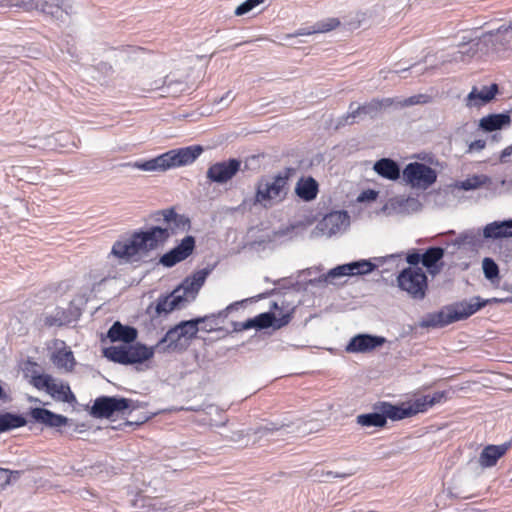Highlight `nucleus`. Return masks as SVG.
<instances>
[{"label": "nucleus", "instance_id": "obj_25", "mask_svg": "<svg viewBox=\"0 0 512 512\" xmlns=\"http://www.w3.org/2000/svg\"><path fill=\"white\" fill-rule=\"evenodd\" d=\"M483 235L485 238L492 239L512 237V220L493 222L486 225Z\"/></svg>", "mask_w": 512, "mask_h": 512}, {"label": "nucleus", "instance_id": "obj_37", "mask_svg": "<svg viewBox=\"0 0 512 512\" xmlns=\"http://www.w3.org/2000/svg\"><path fill=\"white\" fill-rule=\"evenodd\" d=\"M182 303L184 302L180 299V294H176L173 291V293L170 296L164 297L163 299H159L156 310L159 314L169 313L174 309L179 308Z\"/></svg>", "mask_w": 512, "mask_h": 512}, {"label": "nucleus", "instance_id": "obj_17", "mask_svg": "<svg viewBox=\"0 0 512 512\" xmlns=\"http://www.w3.org/2000/svg\"><path fill=\"white\" fill-rule=\"evenodd\" d=\"M510 448L509 443L501 445H487L481 451L478 462L482 468H490L497 464L498 460L502 458Z\"/></svg>", "mask_w": 512, "mask_h": 512}, {"label": "nucleus", "instance_id": "obj_14", "mask_svg": "<svg viewBox=\"0 0 512 512\" xmlns=\"http://www.w3.org/2000/svg\"><path fill=\"white\" fill-rule=\"evenodd\" d=\"M384 337L373 336L369 334H359L351 338L345 350L348 353H366L383 345Z\"/></svg>", "mask_w": 512, "mask_h": 512}, {"label": "nucleus", "instance_id": "obj_3", "mask_svg": "<svg viewBox=\"0 0 512 512\" xmlns=\"http://www.w3.org/2000/svg\"><path fill=\"white\" fill-rule=\"evenodd\" d=\"M502 301V299L497 298L481 301L480 297H475L470 302L463 301L447 308L446 311L439 312L434 315L431 321L426 323V325L445 326L459 320L467 319L488 303H499Z\"/></svg>", "mask_w": 512, "mask_h": 512}, {"label": "nucleus", "instance_id": "obj_38", "mask_svg": "<svg viewBox=\"0 0 512 512\" xmlns=\"http://www.w3.org/2000/svg\"><path fill=\"white\" fill-rule=\"evenodd\" d=\"M103 355L108 360L119 363L122 365H127L128 360L127 358V352L125 351V345H118V346H110L103 350Z\"/></svg>", "mask_w": 512, "mask_h": 512}, {"label": "nucleus", "instance_id": "obj_36", "mask_svg": "<svg viewBox=\"0 0 512 512\" xmlns=\"http://www.w3.org/2000/svg\"><path fill=\"white\" fill-rule=\"evenodd\" d=\"M26 424L25 418L11 413L0 414V432L22 427Z\"/></svg>", "mask_w": 512, "mask_h": 512}, {"label": "nucleus", "instance_id": "obj_31", "mask_svg": "<svg viewBox=\"0 0 512 512\" xmlns=\"http://www.w3.org/2000/svg\"><path fill=\"white\" fill-rule=\"evenodd\" d=\"M135 505L146 509V511L168 512L171 508L168 503L157 497L139 496Z\"/></svg>", "mask_w": 512, "mask_h": 512}, {"label": "nucleus", "instance_id": "obj_53", "mask_svg": "<svg viewBox=\"0 0 512 512\" xmlns=\"http://www.w3.org/2000/svg\"><path fill=\"white\" fill-rule=\"evenodd\" d=\"M55 323V318L53 317H47L45 320V324L48 326H52Z\"/></svg>", "mask_w": 512, "mask_h": 512}, {"label": "nucleus", "instance_id": "obj_8", "mask_svg": "<svg viewBox=\"0 0 512 512\" xmlns=\"http://www.w3.org/2000/svg\"><path fill=\"white\" fill-rule=\"evenodd\" d=\"M291 316L289 314L283 315L277 319L273 313H261L252 319H248L241 323H235L234 329L237 331L248 330L251 328L265 329L271 326L281 328L289 323Z\"/></svg>", "mask_w": 512, "mask_h": 512}, {"label": "nucleus", "instance_id": "obj_48", "mask_svg": "<svg viewBox=\"0 0 512 512\" xmlns=\"http://www.w3.org/2000/svg\"><path fill=\"white\" fill-rule=\"evenodd\" d=\"M406 260L410 265L416 266L419 264V262H422V255L416 251H413L407 254Z\"/></svg>", "mask_w": 512, "mask_h": 512}, {"label": "nucleus", "instance_id": "obj_20", "mask_svg": "<svg viewBox=\"0 0 512 512\" xmlns=\"http://www.w3.org/2000/svg\"><path fill=\"white\" fill-rule=\"evenodd\" d=\"M138 332L134 327L122 325L115 322L108 331V338L112 342L121 341L125 344L133 343L137 338Z\"/></svg>", "mask_w": 512, "mask_h": 512}, {"label": "nucleus", "instance_id": "obj_16", "mask_svg": "<svg viewBox=\"0 0 512 512\" xmlns=\"http://www.w3.org/2000/svg\"><path fill=\"white\" fill-rule=\"evenodd\" d=\"M30 416L38 423L52 428H61L69 423V419L61 414H56L45 408H33Z\"/></svg>", "mask_w": 512, "mask_h": 512}, {"label": "nucleus", "instance_id": "obj_30", "mask_svg": "<svg viewBox=\"0 0 512 512\" xmlns=\"http://www.w3.org/2000/svg\"><path fill=\"white\" fill-rule=\"evenodd\" d=\"M508 114H490L480 119L479 126L486 132H492L510 124Z\"/></svg>", "mask_w": 512, "mask_h": 512}, {"label": "nucleus", "instance_id": "obj_18", "mask_svg": "<svg viewBox=\"0 0 512 512\" xmlns=\"http://www.w3.org/2000/svg\"><path fill=\"white\" fill-rule=\"evenodd\" d=\"M349 223V215L346 211H337L326 215L320 222L321 230L333 235L338 233L343 227Z\"/></svg>", "mask_w": 512, "mask_h": 512}, {"label": "nucleus", "instance_id": "obj_4", "mask_svg": "<svg viewBox=\"0 0 512 512\" xmlns=\"http://www.w3.org/2000/svg\"><path fill=\"white\" fill-rule=\"evenodd\" d=\"M398 286L414 299H423L428 287L427 276L419 267H408L397 277Z\"/></svg>", "mask_w": 512, "mask_h": 512}, {"label": "nucleus", "instance_id": "obj_54", "mask_svg": "<svg viewBox=\"0 0 512 512\" xmlns=\"http://www.w3.org/2000/svg\"><path fill=\"white\" fill-rule=\"evenodd\" d=\"M361 19H358L356 22H351L349 23V25L352 27V28H359L360 25H361Z\"/></svg>", "mask_w": 512, "mask_h": 512}, {"label": "nucleus", "instance_id": "obj_15", "mask_svg": "<svg viewBox=\"0 0 512 512\" xmlns=\"http://www.w3.org/2000/svg\"><path fill=\"white\" fill-rule=\"evenodd\" d=\"M137 234L145 253L156 249L170 237L169 229L161 227H152L145 232H137Z\"/></svg>", "mask_w": 512, "mask_h": 512}, {"label": "nucleus", "instance_id": "obj_51", "mask_svg": "<svg viewBox=\"0 0 512 512\" xmlns=\"http://www.w3.org/2000/svg\"><path fill=\"white\" fill-rule=\"evenodd\" d=\"M363 194L366 195V197L371 200H375L377 197V192H375L374 190H368L367 192H364Z\"/></svg>", "mask_w": 512, "mask_h": 512}, {"label": "nucleus", "instance_id": "obj_56", "mask_svg": "<svg viewBox=\"0 0 512 512\" xmlns=\"http://www.w3.org/2000/svg\"><path fill=\"white\" fill-rule=\"evenodd\" d=\"M4 396V390L2 388V386L0 385V399L3 398Z\"/></svg>", "mask_w": 512, "mask_h": 512}, {"label": "nucleus", "instance_id": "obj_45", "mask_svg": "<svg viewBox=\"0 0 512 512\" xmlns=\"http://www.w3.org/2000/svg\"><path fill=\"white\" fill-rule=\"evenodd\" d=\"M431 101V97L426 94H418L404 99L401 106H413L417 104H426Z\"/></svg>", "mask_w": 512, "mask_h": 512}, {"label": "nucleus", "instance_id": "obj_47", "mask_svg": "<svg viewBox=\"0 0 512 512\" xmlns=\"http://www.w3.org/2000/svg\"><path fill=\"white\" fill-rule=\"evenodd\" d=\"M13 473L9 469L0 467V492L10 484Z\"/></svg>", "mask_w": 512, "mask_h": 512}, {"label": "nucleus", "instance_id": "obj_34", "mask_svg": "<svg viewBox=\"0 0 512 512\" xmlns=\"http://www.w3.org/2000/svg\"><path fill=\"white\" fill-rule=\"evenodd\" d=\"M52 361L58 368L72 371L75 365V358L70 349H57L52 355Z\"/></svg>", "mask_w": 512, "mask_h": 512}, {"label": "nucleus", "instance_id": "obj_2", "mask_svg": "<svg viewBox=\"0 0 512 512\" xmlns=\"http://www.w3.org/2000/svg\"><path fill=\"white\" fill-rule=\"evenodd\" d=\"M288 173L278 174L270 180L261 179L256 184L253 204L269 209L282 202L288 192Z\"/></svg>", "mask_w": 512, "mask_h": 512}, {"label": "nucleus", "instance_id": "obj_44", "mask_svg": "<svg viewBox=\"0 0 512 512\" xmlns=\"http://www.w3.org/2000/svg\"><path fill=\"white\" fill-rule=\"evenodd\" d=\"M491 36L496 38V41H510L512 40V22L508 26H501L495 33H490Z\"/></svg>", "mask_w": 512, "mask_h": 512}, {"label": "nucleus", "instance_id": "obj_52", "mask_svg": "<svg viewBox=\"0 0 512 512\" xmlns=\"http://www.w3.org/2000/svg\"><path fill=\"white\" fill-rule=\"evenodd\" d=\"M476 186L477 185L472 183L470 179H467L466 181L463 182V188H465V189H473Z\"/></svg>", "mask_w": 512, "mask_h": 512}, {"label": "nucleus", "instance_id": "obj_6", "mask_svg": "<svg viewBox=\"0 0 512 512\" xmlns=\"http://www.w3.org/2000/svg\"><path fill=\"white\" fill-rule=\"evenodd\" d=\"M131 408L132 400L130 399L101 396L95 399L90 413L95 418H110L115 413H123Z\"/></svg>", "mask_w": 512, "mask_h": 512}, {"label": "nucleus", "instance_id": "obj_12", "mask_svg": "<svg viewBox=\"0 0 512 512\" xmlns=\"http://www.w3.org/2000/svg\"><path fill=\"white\" fill-rule=\"evenodd\" d=\"M195 248V239L193 236H186L180 244L165 253L160 258V263L165 267H172L177 263L188 258Z\"/></svg>", "mask_w": 512, "mask_h": 512}, {"label": "nucleus", "instance_id": "obj_28", "mask_svg": "<svg viewBox=\"0 0 512 512\" xmlns=\"http://www.w3.org/2000/svg\"><path fill=\"white\" fill-rule=\"evenodd\" d=\"M200 321L206 322L204 318H195L188 321H181L175 325L176 328H178L180 336L182 337L183 342H185L187 347L190 345V342L197 336V333L200 330Z\"/></svg>", "mask_w": 512, "mask_h": 512}, {"label": "nucleus", "instance_id": "obj_29", "mask_svg": "<svg viewBox=\"0 0 512 512\" xmlns=\"http://www.w3.org/2000/svg\"><path fill=\"white\" fill-rule=\"evenodd\" d=\"M295 192L301 199L311 201L317 196L318 183L312 177L301 178L297 182Z\"/></svg>", "mask_w": 512, "mask_h": 512}, {"label": "nucleus", "instance_id": "obj_40", "mask_svg": "<svg viewBox=\"0 0 512 512\" xmlns=\"http://www.w3.org/2000/svg\"><path fill=\"white\" fill-rule=\"evenodd\" d=\"M484 275L487 279L493 281L499 277V268L496 262L491 258H484L482 262Z\"/></svg>", "mask_w": 512, "mask_h": 512}, {"label": "nucleus", "instance_id": "obj_13", "mask_svg": "<svg viewBox=\"0 0 512 512\" xmlns=\"http://www.w3.org/2000/svg\"><path fill=\"white\" fill-rule=\"evenodd\" d=\"M137 232L125 241H117L112 247V254L118 258L130 260L144 254Z\"/></svg>", "mask_w": 512, "mask_h": 512}, {"label": "nucleus", "instance_id": "obj_39", "mask_svg": "<svg viewBox=\"0 0 512 512\" xmlns=\"http://www.w3.org/2000/svg\"><path fill=\"white\" fill-rule=\"evenodd\" d=\"M444 256V249L441 247H430L422 255V264L431 269L435 264L440 261Z\"/></svg>", "mask_w": 512, "mask_h": 512}, {"label": "nucleus", "instance_id": "obj_21", "mask_svg": "<svg viewBox=\"0 0 512 512\" xmlns=\"http://www.w3.org/2000/svg\"><path fill=\"white\" fill-rule=\"evenodd\" d=\"M125 351L127 352L128 360H130L127 362V365L143 363L154 355V349L152 347H147L141 343H136L134 345L131 343L127 344L125 345Z\"/></svg>", "mask_w": 512, "mask_h": 512}, {"label": "nucleus", "instance_id": "obj_11", "mask_svg": "<svg viewBox=\"0 0 512 512\" xmlns=\"http://www.w3.org/2000/svg\"><path fill=\"white\" fill-rule=\"evenodd\" d=\"M375 265L368 260H360L337 266L325 275L326 282H332L335 278L348 275H364L372 272Z\"/></svg>", "mask_w": 512, "mask_h": 512}, {"label": "nucleus", "instance_id": "obj_26", "mask_svg": "<svg viewBox=\"0 0 512 512\" xmlns=\"http://www.w3.org/2000/svg\"><path fill=\"white\" fill-rule=\"evenodd\" d=\"M34 2L36 7L44 14L50 15L53 18L60 19L63 13L68 14L64 0H34Z\"/></svg>", "mask_w": 512, "mask_h": 512}, {"label": "nucleus", "instance_id": "obj_50", "mask_svg": "<svg viewBox=\"0 0 512 512\" xmlns=\"http://www.w3.org/2000/svg\"><path fill=\"white\" fill-rule=\"evenodd\" d=\"M512 155V145L506 147L505 149L502 150L501 154H500V162L501 163H506L507 162V159L508 157H510Z\"/></svg>", "mask_w": 512, "mask_h": 512}, {"label": "nucleus", "instance_id": "obj_22", "mask_svg": "<svg viewBox=\"0 0 512 512\" xmlns=\"http://www.w3.org/2000/svg\"><path fill=\"white\" fill-rule=\"evenodd\" d=\"M498 93L497 84L484 86L480 91L473 87L472 91L468 94V104L471 106H478L491 101Z\"/></svg>", "mask_w": 512, "mask_h": 512}, {"label": "nucleus", "instance_id": "obj_43", "mask_svg": "<svg viewBox=\"0 0 512 512\" xmlns=\"http://www.w3.org/2000/svg\"><path fill=\"white\" fill-rule=\"evenodd\" d=\"M265 2L266 0H246L235 9L234 14L236 16H242Z\"/></svg>", "mask_w": 512, "mask_h": 512}, {"label": "nucleus", "instance_id": "obj_1", "mask_svg": "<svg viewBox=\"0 0 512 512\" xmlns=\"http://www.w3.org/2000/svg\"><path fill=\"white\" fill-rule=\"evenodd\" d=\"M202 152L203 148L199 145L188 146L169 150L150 160L125 163L122 166H132L144 171H166L193 163Z\"/></svg>", "mask_w": 512, "mask_h": 512}, {"label": "nucleus", "instance_id": "obj_33", "mask_svg": "<svg viewBox=\"0 0 512 512\" xmlns=\"http://www.w3.org/2000/svg\"><path fill=\"white\" fill-rule=\"evenodd\" d=\"M446 399L447 395L445 391H437L432 395H423L418 397L415 399V402L419 413H423L434 405L444 402Z\"/></svg>", "mask_w": 512, "mask_h": 512}, {"label": "nucleus", "instance_id": "obj_9", "mask_svg": "<svg viewBox=\"0 0 512 512\" xmlns=\"http://www.w3.org/2000/svg\"><path fill=\"white\" fill-rule=\"evenodd\" d=\"M374 409L384 413L386 421L388 418L393 421H398L419 413L415 399L410 402L401 403L400 405H393L390 402L381 401L374 405Z\"/></svg>", "mask_w": 512, "mask_h": 512}, {"label": "nucleus", "instance_id": "obj_7", "mask_svg": "<svg viewBox=\"0 0 512 512\" xmlns=\"http://www.w3.org/2000/svg\"><path fill=\"white\" fill-rule=\"evenodd\" d=\"M208 273L209 272L206 269L194 272L192 275L186 277L174 292L176 294H180V299L183 302L193 301L198 295L201 287L204 285Z\"/></svg>", "mask_w": 512, "mask_h": 512}, {"label": "nucleus", "instance_id": "obj_10", "mask_svg": "<svg viewBox=\"0 0 512 512\" xmlns=\"http://www.w3.org/2000/svg\"><path fill=\"white\" fill-rule=\"evenodd\" d=\"M241 162L237 159L217 162L211 165L207 171V178L212 182L226 183L240 170Z\"/></svg>", "mask_w": 512, "mask_h": 512}, {"label": "nucleus", "instance_id": "obj_32", "mask_svg": "<svg viewBox=\"0 0 512 512\" xmlns=\"http://www.w3.org/2000/svg\"><path fill=\"white\" fill-rule=\"evenodd\" d=\"M47 393L53 398L66 403H72L76 400L68 384L57 383L55 380L52 381Z\"/></svg>", "mask_w": 512, "mask_h": 512}, {"label": "nucleus", "instance_id": "obj_46", "mask_svg": "<svg viewBox=\"0 0 512 512\" xmlns=\"http://www.w3.org/2000/svg\"><path fill=\"white\" fill-rule=\"evenodd\" d=\"M203 318L206 320V322L200 321V325H199L200 330L208 332V333L218 330L217 319L214 315L204 316Z\"/></svg>", "mask_w": 512, "mask_h": 512}, {"label": "nucleus", "instance_id": "obj_49", "mask_svg": "<svg viewBox=\"0 0 512 512\" xmlns=\"http://www.w3.org/2000/svg\"><path fill=\"white\" fill-rule=\"evenodd\" d=\"M485 146H486V141L483 139H478V140H475L470 143L468 151L469 152L480 151V150L484 149Z\"/></svg>", "mask_w": 512, "mask_h": 512}, {"label": "nucleus", "instance_id": "obj_19", "mask_svg": "<svg viewBox=\"0 0 512 512\" xmlns=\"http://www.w3.org/2000/svg\"><path fill=\"white\" fill-rule=\"evenodd\" d=\"M158 350H162L164 352H180L187 349L185 342H183L182 337L178 331L176 326L170 328L164 337L159 340L156 345Z\"/></svg>", "mask_w": 512, "mask_h": 512}, {"label": "nucleus", "instance_id": "obj_27", "mask_svg": "<svg viewBox=\"0 0 512 512\" xmlns=\"http://www.w3.org/2000/svg\"><path fill=\"white\" fill-rule=\"evenodd\" d=\"M341 22L338 18H328L317 22L310 28H301L296 32V36H308L315 33H327L335 30L340 26Z\"/></svg>", "mask_w": 512, "mask_h": 512}, {"label": "nucleus", "instance_id": "obj_5", "mask_svg": "<svg viewBox=\"0 0 512 512\" xmlns=\"http://www.w3.org/2000/svg\"><path fill=\"white\" fill-rule=\"evenodd\" d=\"M403 178L413 188L427 189L436 182L434 169L420 162H412L403 170Z\"/></svg>", "mask_w": 512, "mask_h": 512}, {"label": "nucleus", "instance_id": "obj_24", "mask_svg": "<svg viewBox=\"0 0 512 512\" xmlns=\"http://www.w3.org/2000/svg\"><path fill=\"white\" fill-rule=\"evenodd\" d=\"M373 169L378 175L388 180H397L400 177L398 164L390 158H382L376 161Z\"/></svg>", "mask_w": 512, "mask_h": 512}, {"label": "nucleus", "instance_id": "obj_41", "mask_svg": "<svg viewBox=\"0 0 512 512\" xmlns=\"http://www.w3.org/2000/svg\"><path fill=\"white\" fill-rule=\"evenodd\" d=\"M162 215L167 223L173 222L175 226L179 227L182 225L183 228L189 226V220L183 216L178 215L174 209H166L162 211Z\"/></svg>", "mask_w": 512, "mask_h": 512}, {"label": "nucleus", "instance_id": "obj_35", "mask_svg": "<svg viewBox=\"0 0 512 512\" xmlns=\"http://www.w3.org/2000/svg\"><path fill=\"white\" fill-rule=\"evenodd\" d=\"M356 421L363 427H384L386 425L385 415L382 412L360 414L357 416Z\"/></svg>", "mask_w": 512, "mask_h": 512}, {"label": "nucleus", "instance_id": "obj_55", "mask_svg": "<svg viewBox=\"0 0 512 512\" xmlns=\"http://www.w3.org/2000/svg\"><path fill=\"white\" fill-rule=\"evenodd\" d=\"M349 475H350V474H335L334 476H335V477H342V478H344V477H347V476H349Z\"/></svg>", "mask_w": 512, "mask_h": 512}, {"label": "nucleus", "instance_id": "obj_23", "mask_svg": "<svg viewBox=\"0 0 512 512\" xmlns=\"http://www.w3.org/2000/svg\"><path fill=\"white\" fill-rule=\"evenodd\" d=\"M394 104V99L383 98V99H372L363 105L358 106L355 110L351 111V117L355 118L360 114L373 115L381 111L383 108L389 107Z\"/></svg>", "mask_w": 512, "mask_h": 512}, {"label": "nucleus", "instance_id": "obj_42", "mask_svg": "<svg viewBox=\"0 0 512 512\" xmlns=\"http://www.w3.org/2000/svg\"><path fill=\"white\" fill-rule=\"evenodd\" d=\"M53 380L54 379L48 374H39L32 376L31 383L35 388L39 390L45 389L48 392Z\"/></svg>", "mask_w": 512, "mask_h": 512}]
</instances>
